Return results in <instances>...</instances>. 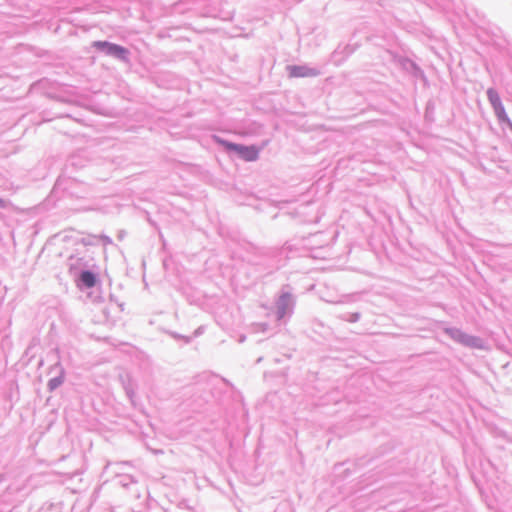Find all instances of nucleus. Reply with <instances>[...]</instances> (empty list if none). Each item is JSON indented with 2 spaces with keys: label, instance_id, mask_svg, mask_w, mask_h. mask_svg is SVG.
I'll use <instances>...</instances> for the list:
<instances>
[{
  "label": "nucleus",
  "instance_id": "20",
  "mask_svg": "<svg viewBox=\"0 0 512 512\" xmlns=\"http://www.w3.org/2000/svg\"><path fill=\"white\" fill-rule=\"evenodd\" d=\"M204 332V327L203 326H200L198 327L194 333H193V337H198L200 336L202 333Z\"/></svg>",
  "mask_w": 512,
  "mask_h": 512
},
{
  "label": "nucleus",
  "instance_id": "8",
  "mask_svg": "<svg viewBox=\"0 0 512 512\" xmlns=\"http://www.w3.org/2000/svg\"><path fill=\"white\" fill-rule=\"evenodd\" d=\"M74 278L81 290L93 288L98 282L97 273L90 269H82Z\"/></svg>",
  "mask_w": 512,
  "mask_h": 512
},
{
  "label": "nucleus",
  "instance_id": "16",
  "mask_svg": "<svg viewBox=\"0 0 512 512\" xmlns=\"http://www.w3.org/2000/svg\"><path fill=\"white\" fill-rule=\"evenodd\" d=\"M274 512H293L288 503H282Z\"/></svg>",
  "mask_w": 512,
  "mask_h": 512
},
{
  "label": "nucleus",
  "instance_id": "4",
  "mask_svg": "<svg viewBox=\"0 0 512 512\" xmlns=\"http://www.w3.org/2000/svg\"><path fill=\"white\" fill-rule=\"evenodd\" d=\"M445 333L455 342L472 349L483 350L486 348L485 341L478 336L465 333L459 328L449 327L445 329Z\"/></svg>",
  "mask_w": 512,
  "mask_h": 512
},
{
  "label": "nucleus",
  "instance_id": "2",
  "mask_svg": "<svg viewBox=\"0 0 512 512\" xmlns=\"http://www.w3.org/2000/svg\"><path fill=\"white\" fill-rule=\"evenodd\" d=\"M216 140L223 146L226 152L235 153L241 160L246 162H253L259 158L260 149L256 145L234 143L219 137H216Z\"/></svg>",
  "mask_w": 512,
  "mask_h": 512
},
{
  "label": "nucleus",
  "instance_id": "17",
  "mask_svg": "<svg viewBox=\"0 0 512 512\" xmlns=\"http://www.w3.org/2000/svg\"><path fill=\"white\" fill-rule=\"evenodd\" d=\"M133 479L130 477V476H123L120 480V483L122 484V486L124 487H128L129 483H133Z\"/></svg>",
  "mask_w": 512,
  "mask_h": 512
},
{
  "label": "nucleus",
  "instance_id": "22",
  "mask_svg": "<svg viewBox=\"0 0 512 512\" xmlns=\"http://www.w3.org/2000/svg\"><path fill=\"white\" fill-rule=\"evenodd\" d=\"M68 163L69 165H72V166H76V156H72L69 160H68Z\"/></svg>",
  "mask_w": 512,
  "mask_h": 512
},
{
  "label": "nucleus",
  "instance_id": "1",
  "mask_svg": "<svg viewBox=\"0 0 512 512\" xmlns=\"http://www.w3.org/2000/svg\"><path fill=\"white\" fill-rule=\"evenodd\" d=\"M296 305V296L292 293L289 285L283 286L275 299V316L279 322H286L294 313Z\"/></svg>",
  "mask_w": 512,
  "mask_h": 512
},
{
  "label": "nucleus",
  "instance_id": "15",
  "mask_svg": "<svg viewBox=\"0 0 512 512\" xmlns=\"http://www.w3.org/2000/svg\"><path fill=\"white\" fill-rule=\"evenodd\" d=\"M340 53H345L346 56L350 55L351 53H353V49L350 47V45H345L343 47V51L340 50V47H338L335 51H334V56H337L338 54Z\"/></svg>",
  "mask_w": 512,
  "mask_h": 512
},
{
  "label": "nucleus",
  "instance_id": "3",
  "mask_svg": "<svg viewBox=\"0 0 512 512\" xmlns=\"http://www.w3.org/2000/svg\"><path fill=\"white\" fill-rule=\"evenodd\" d=\"M98 52L105 54L106 56L113 57L124 63L130 61V51L124 46L109 41H94L92 44Z\"/></svg>",
  "mask_w": 512,
  "mask_h": 512
},
{
  "label": "nucleus",
  "instance_id": "11",
  "mask_svg": "<svg viewBox=\"0 0 512 512\" xmlns=\"http://www.w3.org/2000/svg\"><path fill=\"white\" fill-rule=\"evenodd\" d=\"M402 67L412 74L416 78H424V72L423 70L412 60L408 58H403L401 60Z\"/></svg>",
  "mask_w": 512,
  "mask_h": 512
},
{
  "label": "nucleus",
  "instance_id": "18",
  "mask_svg": "<svg viewBox=\"0 0 512 512\" xmlns=\"http://www.w3.org/2000/svg\"><path fill=\"white\" fill-rule=\"evenodd\" d=\"M101 240L104 245H110L112 244V239L107 235H100L98 236V241Z\"/></svg>",
  "mask_w": 512,
  "mask_h": 512
},
{
  "label": "nucleus",
  "instance_id": "9",
  "mask_svg": "<svg viewBox=\"0 0 512 512\" xmlns=\"http://www.w3.org/2000/svg\"><path fill=\"white\" fill-rule=\"evenodd\" d=\"M53 372H55L56 375L52 377L47 383V389L49 392L55 391L64 383L65 380V369L60 362H57L50 367V373Z\"/></svg>",
  "mask_w": 512,
  "mask_h": 512
},
{
  "label": "nucleus",
  "instance_id": "13",
  "mask_svg": "<svg viewBox=\"0 0 512 512\" xmlns=\"http://www.w3.org/2000/svg\"><path fill=\"white\" fill-rule=\"evenodd\" d=\"M81 242L88 246V245H96L98 243V236L96 235H88L87 237H83Z\"/></svg>",
  "mask_w": 512,
  "mask_h": 512
},
{
  "label": "nucleus",
  "instance_id": "24",
  "mask_svg": "<svg viewBox=\"0 0 512 512\" xmlns=\"http://www.w3.org/2000/svg\"><path fill=\"white\" fill-rule=\"evenodd\" d=\"M261 326L263 327V330H265L267 327V324H261Z\"/></svg>",
  "mask_w": 512,
  "mask_h": 512
},
{
  "label": "nucleus",
  "instance_id": "21",
  "mask_svg": "<svg viewBox=\"0 0 512 512\" xmlns=\"http://www.w3.org/2000/svg\"><path fill=\"white\" fill-rule=\"evenodd\" d=\"M9 202L3 198H0V208H6Z\"/></svg>",
  "mask_w": 512,
  "mask_h": 512
},
{
  "label": "nucleus",
  "instance_id": "19",
  "mask_svg": "<svg viewBox=\"0 0 512 512\" xmlns=\"http://www.w3.org/2000/svg\"><path fill=\"white\" fill-rule=\"evenodd\" d=\"M125 391H126L127 396L129 397V399L132 400V398L134 396L133 389L130 388L129 386H125Z\"/></svg>",
  "mask_w": 512,
  "mask_h": 512
},
{
  "label": "nucleus",
  "instance_id": "10",
  "mask_svg": "<svg viewBox=\"0 0 512 512\" xmlns=\"http://www.w3.org/2000/svg\"><path fill=\"white\" fill-rule=\"evenodd\" d=\"M67 265L71 275L76 276L82 269H88V263L83 257L72 255L68 258Z\"/></svg>",
  "mask_w": 512,
  "mask_h": 512
},
{
  "label": "nucleus",
  "instance_id": "12",
  "mask_svg": "<svg viewBox=\"0 0 512 512\" xmlns=\"http://www.w3.org/2000/svg\"><path fill=\"white\" fill-rule=\"evenodd\" d=\"M360 317L361 315L359 312H353L346 314L345 316L342 317V319L351 323H356L360 320Z\"/></svg>",
  "mask_w": 512,
  "mask_h": 512
},
{
  "label": "nucleus",
  "instance_id": "25",
  "mask_svg": "<svg viewBox=\"0 0 512 512\" xmlns=\"http://www.w3.org/2000/svg\"><path fill=\"white\" fill-rule=\"evenodd\" d=\"M244 340H245V336H242V337L240 338V342H243Z\"/></svg>",
  "mask_w": 512,
  "mask_h": 512
},
{
  "label": "nucleus",
  "instance_id": "7",
  "mask_svg": "<svg viewBox=\"0 0 512 512\" xmlns=\"http://www.w3.org/2000/svg\"><path fill=\"white\" fill-rule=\"evenodd\" d=\"M287 71L292 78L317 77L321 74L319 68L308 65H288Z\"/></svg>",
  "mask_w": 512,
  "mask_h": 512
},
{
  "label": "nucleus",
  "instance_id": "6",
  "mask_svg": "<svg viewBox=\"0 0 512 512\" xmlns=\"http://www.w3.org/2000/svg\"><path fill=\"white\" fill-rule=\"evenodd\" d=\"M487 99L494 111V114L498 122L503 125L505 122H509V117L505 111V107L501 101L500 95L496 89L490 87L486 91Z\"/></svg>",
  "mask_w": 512,
  "mask_h": 512
},
{
  "label": "nucleus",
  "instance_id": "14",
  "mask_svg": "<svg viewBox=\"0 0 512 512\" xmlns=\"http://www.w3.org/2000/svg\"><path fill=\"white\" fill-rule=\"evenodd\" d=\"M169 335L176 340H183L186 344L190 343L193 338L190 336L181 335V334H179L177 332H173V331L169 332Z\"/></svg>",
  "mask_w": 512,
  "mask_h": 512
},
{
  "label": "nucleus",
  "instance_id": "23",
  "mask_svg": "<svg viewBox=\"0 0 512 512\" xmlns=\"http://www.w3.org/2000/svg\"><path fill=\"white\" fill-rule=\"evenodd\" d=\"M503 125H506L512 131V121L509 119V122H505Z\"/></svg>",
  "mask_w": 512,
  "mask_h": 512
},
{
  "label": "nucleus",
  "instance_id": "5",
  "mask_svg": "<svg viewBox=\"0 0 512 512\" xmlns=\"http://www.w3.org/2000/svg\"><path fill=\"white\" fill-rule=\"evenodd\" d=\"M56 190H63L67 194L74 196L76 198H83L87 193V186L84 183H80L74 179H62L59 178L56 181L55 187Z\"/></svg>",
  "mask_w": 512,
  "mask_h": 512
}]
</instances>
